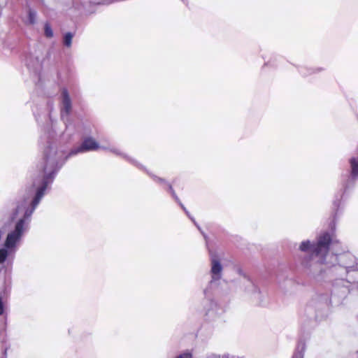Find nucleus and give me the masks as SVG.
Here are the masks:
<instances>
[{"label": "nucleus", "mask_w": 358, "mask_h": 358, "mask_svg": "<svg viewBox=\"0 0 358 358\" xmlns=\"http://www.w3.org/2000/svg\"><path fill=\"white\" fill-rule=\"evenodd\" d=\"M45 169L46 166L43 168V172L44 174L36 189V195L31 201V209L29 212L28 210L25 212L24 218L20 219L15 224V229L7 235L4 242V247L10 251L15 248L17 243L20 241L22 236L24 230L25 219L31 215L39 203L41 198L43 196L48 183L52 180V173L45 174Z\"/></svg>", "instance_id": "nucleus-1"}, {"label": "nucleus", "mask_w": 358, "mask_h": 358, "mask_svg": "<svg viewBox=\"0 0 358 358\" xmlns=\"http://www.w3.org/2000/svg\"><path fill=\"white\" fill-rule=\"evenodd\" d=\"M331 243V236L329 233L325 232L321 234L317 240V243L311 245L310 241H303L300 245V250L303 252H310V257L324 256L329 250V245Z\"/></svg>", "instance_id": "nucleus-2"}, {"label": "nucleus", "mask_w": 358, "mask_h": 358, "mask_svg": "<svg viewBox=\"0 0 358 358\" xmlns=\"http://www.w3.org/2000/svg\"><path fill=\"white\" fill-rule=\"evenodd\" d=\"M99 148V143L92 138H85L77 150L72 151L71 155H76L78 152L96 150Z\"/></svg>", "instance_id": "nucleus-3"}, {"label": "nucleus", "mask_w": 358, "mask_h": 358, "mask_svg": "<svg viewBox=\"0 0 358 358\" xmlns=\"http://www.w3.org/2000/svg\"><path fill=\"white\" fill-rule=\"evenodd\" d=\"M62 103L64 108L67 114H69L71 110V101L69 97V94L68 90L66 89H64L62 90Z\"/></svg>", "instance_id": "nucleus-4"}, {"label": "nucleus", "mask_w": 358, "mask_h": 358, "mask_svg": "<svg viewBox=\"0 0 358 358\" xmlns=\"http://www.w3.org/2000/svg\"><path fill=\"white\" fill-rule=\"evenodd\" d=\"M56 154L57 151L54 148L48 146L44 151V160L45 163L48 164L51 159L55 160Z\"/></svg>", "instance_id": "nucleus-5"}, {"label": "nucleus", "mask_w": 358, "mask_h": 358, "mask_svg": "<svg viewBox=\"0 0 358 358\" xmlns=\"http://www.w3.org/2000/svg\"><path fill=\"white\" fill-rule=\"evenodd\" d=\"M211 262H212L211 272H212L213 275H219L222 269L220 261L217 259H216L215 257H212Z\"/></svg>", "instance_id": "nucleus-6"}, {"label": "nucleus", "mask_w": 358, "mask_h": 358, "mask_svg": "<svg viewBox=\"0 0 358 358\" xmlns=\"http://www.w3.org/2000/svg\"><path fill=\"white\" fill-rule=\"evenodd\" d=\"M349 162L351 167V176L355 178L358 177V157H352Z\"/></svg>", "instance_id": "nucleus-7"}, {"label": "nucleus", "mask_w": 358, "mask_h": 358, "mask_svg": "<svg viewBox=\"0 0 358 358\" xmlns=\"http://www.w3.org/2000/svg\"><path fill=\"white\" fill-rule=\"evenodd\" d=\"M7 250L6 248L0 249V264H3L6 260L8 255Z\"/></svg>", "instance_id": "nucleus-8"}, {"label": "nucleus", "mask_w": 358, "mask_h": 358, "mask_svg": "<svg viewBox=\"0 0 358 358\" xmlns=\"http://www.w3.org/2000/svg\"><path fill=\"white\" fill-rule=\"evenodd\" d=\"M73 35L71 33H66L64 38V44L67 46L70 47L71 45Z\"/></svg>", "instance_id": "nucleus-9"}, {"label": "nucleus", "mask_w": 358, "mask_h": 358, "mask_svg": "<svg viewBox=\"0 0 358 358\" xmlns=\"http://www.w3.org/2000/svg\"><path fill=\"white\" fill-rule=\"evenodd\" d=\"M44 31H45V35L46 37L51 38L53 36V31H52V28L49 24L46 23L45 24Z\"/></svg>", "instance_id": "nucleus-10"}, {"label": "nucleus", "mask_w": 358, "mask_h": 358, "mask_svg": "<svg viewBox=\"0 0 358 358\" xmlns=\"http://www.w3.org/2000/svg\"><path fill=\"white\" fill-rule=\"evenodd\" d=\"M176 358H192V354L190 352H185Z\"/></svg>", "instance_id": "nucleus-11"}, {"label": "nucleus", "mask_w": 358, "mask_h": 358, "mask_svg": "<svg viewBox=\"0 0 358 358\" xmlns=\"http://www.w3.org/2000/svg\"><path fill=\"white\" fill-rule=\"evenodd\" d=\"M34 15H35V13L34 12H32L31 10L29 11V18L32 23L34 22Z\"/></svg>", "instance_id": "nucleus-12"}, {"label": "nucleus", "mask_w": 358, "mask_h": 358, "mask_svg": "<svg viewBox=\"0 0 358 358\" xmlns=\"http://www.w3.org/2000/svg\"><path fill=\"white\" fill-rule=\"evenodd\" d=\"M169 188L170 191L171 192L172 195H173V196H175V197L177 199V197H176V194H175V192H174V190H173V189L172 185H169Z\"/></svg>", "instance_id": "nucleus-13"}, {"label": "nucleus", "mask_w": 358, "mask_h": 358, "mask_svg": "<svg viewBox=\"0 0 358 358\" xmlns=\"http://www.w3.org/2000/svg\"><path fill=\"white\" fill-rule=\"evenodd\" d=\"M3 313V306L1 300L0 299V315Z\"/></svg>", "instance_id": "nucleus-14"}, {"label": "nucleus", "mask_w": 358, "mask_h": 358, "mask_svg": "<svg viewBox=\"0 0 358 358\" xmlns=\"http://www.w3.org/2000/svg\"><path fill=\"white\" fill-rule=\"evenodd\" d=\"M20 210V206H17V208H16V211L15 213V215H16L17 213V212L19 211Z\"/></svg>", "instance_id": "nucleus-15"}, {"label": "nucleus", "mask_w": 358, "mask_h": 358, "mask_svg": "<svg viewBox=\"0 0 358 358\" xmlns=\"http://www.w3.org/2000/svg\"><path fill=\"white\" fill-rule=\"evenodd\" d=\"M209 358H219V357H216V356H212V357H209Z\"/></svg>", "instance_id": "nucleus-16"}, {"label": "nucleus", "mask_w": 358, "mask_h": 358, "mask_svg": "<svg viewBox=\"0 0 358 358\" xmlns=\"http://www.w3.org/2000/svg\"><path fill=\"white\" fill-rule=\"evenodd\" d=\"M357 354H358V351H357Z\"/></svg>", "instance_id": "nucleus-17"}]
</instances>
